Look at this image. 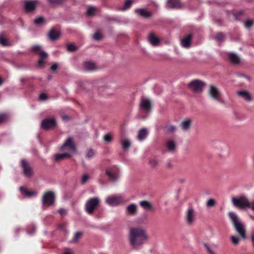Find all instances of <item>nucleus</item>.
<instances>
[{"label": "nucleus", "instance_id": "nucleus-1", "mask_svg": "<svg viewBox=\"0 0 254 254\" xmlns=\"http://www.w3.org/2000/svg\"><path fill=\"white\" fill-rule=\"evenodd\" d=\"M148 240V235L144 228L136 227L129 229L128 241L132 248L134 249L140 248Z\"/></svg>", "mask_w": 254, "mask_h": 254}, {"label": "nucleus", "instance_id": "nucleus-2", "mask_svg": "<svg viewBox=\"0 0 254 254\" xmlns=\"http://www.w3.org/2000/svg\"><path fill=\"white\" fill-rule=\"evenodd\" d=\"M61 150L62 151L67 150V152L55 154V156L56 161H60L65 158H69L71 156L70 153L76 152V147L72 137H69L67 138L61 147Z\"/></svg>", "mask_w": 254, "mask_h": 254}, {"label": "nucleus", "instance_id": "nucleus-3", "mask_svg": "<svg viewBox=\"0 0 254 254\" xmlns=\"http://www.w3.org/2000/svg\"><path fill=\"white\" fill-rule=\"evenodd\" d=\"M228 216L236 232L242 238L245 239L246 238V230L245 223L241 220L238 215L234 212H229Z\"/></svg>", "mask_w": 254, "mask_h": 254}, {"label": "nucleus", "instance_id": "nucleus-4", "mask_svg": "<svg viewBox=\"0 0 254 254\" xmlns=\"http://www.w3.org/2000/svg\"><path fill=\"white\" fill-rule=\"evenodd\" d=\"M231 201L236 207L240 209L251 208L254 212V200L251 202L248 197L244 194L238 197H233Z\"/></svg>", "mask_w": 254, "mask_h": 254}, {"label": "nucleus", "instance_id": "nucleus-5", "mask_svg": "<svg viewBox=\"0 0 254 254\" xmlns=\"http://www.w3.org/2000/svg\"><path fill=\"white\" fill-rule=\"evenodd\" d=\"M100 202V201L97 197L89 198L85 204V211L89 214H92L98 207Z\"/></svg>", "mask_w": 254, "mask_h": 254}, {"label": "nucleus", "instance_id": "nucleus-6", "mask_svg": "<svg viewBox=\"0 0 254 254\" xmlns=\"http://www.w3.org/2000/svg\"><path fill=\"white\" fill-rule=\"evenodd\" d=\"M208 95L213 101L219 102L221 104H224L225 101L222 98V93L219 89L213 85H210L208 90Z\"/></svg>", "mask_w": 254, "mask_h": 254}, {"label": "nucleus", "instance_id": "nucleus-7", "mask_svg": "<svg viewBox=\"0 0 254 254\" xmlns=\"http://www.w3.org/2000/svg\"><path fill=\"white\" fill-rule=\"evenodd\" d=\"M32 50L38 54L40 56V59L38 61V66L43 67L45 63V59L47 57V54L42 51L41 47L38 45H35L32 47Z\"/></svg>", "mask_w": 254, "mask_h": 254}, {"label": "nucleus", "instance_id": "nucleus-8", "mask_svg": "<svg viewBox=\"0 0 254 254\" xmlns=\"http://www.w3.org/2000/svg\"><path fill=\"white\" fill-rule=\"evenodd\" d=\"M205 83L199 80H194L189 84L190 88L196 93H200L203 90Z\"/></svg>", "mask_w": 254, "mask_h": 254}, {"label": "nucleus", "instance_id": "nucleus-9", "mask_svg": "<svg viewBox=\"0 0 254 254\" xmlns=\"http://www.w3.org/2000/svg\"><path fill=\"white\" fill-rule=\"evenodd\" d=\"M140 110L141 112L149 114L151 111V103L149 99L143 98L140 103Z\"/></svg>", "mask_w": 254, "mask_h": 254}, {"label": "nucleus", "instance_id": "nucleus-10", "mask_svg": "<svg viewBox=\"0 0 254 254\" xmlns=\"http://www.w3.org/2000/svg\"><path fill=\"white\" fill-rule=\"evenodd\" d=\"M55 194L53 191H49L44 193L42 197V202L44 205L50 206L55 201Z\"/></svg>", "mask_w": 254, "mask_h": 254}, {"label": "nucleus", "instance_id": "nucleus-11", "mask_svg": "<svg viewBox=\"0 0 254 254\" xmlns=\"http://www.w3.org/2000/svg\"><path fill=\"white\" fill-rule=\"evenodd\" d=\"M185 220L186 223L189 225H192L194 224L196 220V213L194 209L190 207L187 211Z\"/></svg>", "mask_w": 254, "mask_h": 254}, {"label": "nucleus", "instance_id": "nucleus-12", "mask_svg": "<svg viewBox=\"0 0 254 254\" xmlns=\"http://www.w3.org/2000/svg\"><path fill=\"white\" fill-rule=\"evenodd\" d=\"M21 164L24 175L27 178L31 177L33 174L32 168L30 167L26 160H22Z\"/></svg>", "mask_w": 254, "mask_h": 254}, {"label": "nucleus", "instance_id": "nucleus-13", "mask_svg": "<svg viewBox=\"0 0 254 254\" xmlns=\"http://www.w3.org/2000/svg\"><path fill=\"white\" fill-rule=\"evenodd\" d=\"M56 125V121L54 118L45 119L41 123V127L44 129H49Z\"/></svg>", "mask_w": 254, "mask_h": 254}, {"label": "nucleus", "instance_id": "nucleus-14", "mask_svg": "<svg viewBox=\"0 0 254 254\" xmlns=\"http://www.w3.org/2000/svg\"><path fill=\"white\" fill-rule=\"evenodd\" d=\"M122 175L121 170L117 166H112V184L117 183Z\"/></svg>", "mask_w": 254, "mask_h": 254}, {"label": "nucleus", "instance_id": "nucleus-15", "mask_svg": "<svg viewBox=\"0 0 254 254\" xmlns=\"http://www.w3.org/2000/svg\"><path fill=\"white\" fill-rule=\"evenodd\" d=\"M82 69L86 71H92L97 69L96 64L93 62H85L82 65Z\"/></svg>", "mask_w": 254, "mask_h": 254}, {"label": "nucleus", "instance_id": "nucleus-16", "mask_svg": "<svg viewBox=\"0 0 254 254\" xmlns=\"http://www.w3.org/2000/svg\"><path fill=\"white\" fill-rule=\"evenodd\" d=\"M127 214L130 216H135L137 213V206L134 203H131L127 205L126 208Z\"/></svg>", "mask_w": 254, "mask_h": 254}, {"label": "nucleus", "instance_id": "nucleus-17", "mask_svg": "<svg viewBox=\"0 0 254 254\" xmlns=\"http://www.w3.org/2000/svg\"><path fill=\"white\" fill-rule=\"evenodd\" d=\"M182 5L179 0H168L166 4L167 8H181Z\"/></svg>", "mask_w": 254, "mask_h": 254}, {"label": "nucleus", "instance_id": "nucleus-18", "mask_svg": "<svg viewBox=\"0 0 254 254\" xmlns=\"http://www.w3.org/2000/svg\"><path fill=\"white\" fill-rule=\"evenodd\" d=\"M134 12L137 15L145 18H148L152 15V13L150 11H148L145 8L136 9H135Z\"/></svg>", "mask_w": 254, "mask_h": 254}, {"label": "nucleus", "instance_id": "nucleus-19", "mask_svg": "<svg viewBox=\"0 0 254 254\" xmlns=\"http://www.w3.org/2000/svg\"><path fill=\"white\" fill-rule=\"evenodd\" d=\"M237 95L248 102H251L252 100V96L247 90H241L237 92Z\"/></svg>", "mask_w": 254, "mask_h": 254}, {"label": "nucleus", "instance_id": "nucleus-20", "mask_svg": "<svg viewBox=\"0 0 254 254\" xmlns=\"http://www.w3.org/2000/svg\"><path fill=\"white\" fill-rule=\"evenodd\" d=\"M166 147L169 152L173 153L176 148V143L175 140L169 139L166 142Z\"/></svg>", "mask_w": 254, "mask_h": 254}, {"label": "nucleus", "instance_id": "nucleus-21", "mask_svg": "<svg viewBox=\"0 0 254 254\" xmlns=\"http://www.w3.org/2000/svg\"><path fill=\"white\" fill-rule=\"evenodd\" d=\"M149 43L153 46H157L160 43V40L154 33H150L148 37Z\"/></svg>", "mask_w": 254, "mask_h": 254}, {"label": "nucleus", "instance_id": "nucleus-22", "mask_svg": "<svg viewBox=\"0 0 254 254\" xmlns=\"http://www.w3.org/2000/svg\"><path fill=\"white\" fill-rule=\"evenodd\" d=\"M148 135V130L146 128L143 127L139 129L138 131L137 139L139 141L144 140Z\"/></svg>", "mask_w": 254, "mask_h": 254}, {"label": "nucleus", "instance_id": "nucleus-23", "mask_svg": "<svg viewBox=\"0 0 254 254\" xmlns=\"http://www.w3.org/2000/svg\"><path fill=\"white\" fill-rule=\"evenodd\" d=\"M192 38L191 34H189L184 38L181 41L182 46L185 48H188L190 46V42Z\"/></svg>", "mask_w": 254, "mask_h": 254}, {"label": "nucleus", "instance_id": "nucleus-24", "mask_svg": "<svg viewBox=\"0 0 254 254\" xmlns=\"http://www.w3.org/2000/svg\"><path fill=\"white\" fill-rule=\"evenodd\" d=\"M204 246L208 254H216L215 250L218 247V245L215 244H208L207 243H204Z\"/></svg>", "mask_w": 254, "mask_h": 254}, {"label": "nucleus", "instance_id": "nucleus-25", "mask_svg": "<svg viewBox=\"0 0 254 254\" xmlns=\"http://www.w3.org/2000/svg\"><path fill=\"white\" fill-rule=\"evenodd\" d=\"M37 4L36 1L30 0L26 1L25 4V9L27 12H31L35 9Z\"/></svg>", "mask_w": 254, "mask_h": 254}, {"label": "nucleus", "instance_id": "nucleus-26", "mask_svg": "<svg viewBox=\"0 0 254 254\" xmlns=\"http://www.w3.org/2000/svg\"><path fill=\"white\" fill-rule=\"evenodd\" d=\"M124 198L121 194L112 195V205H117L122 203Z\"/></svg>", "mask_w": 254, "mask_h": 254}, {"label": "nucleus", "instance_id": "nucleus-27", "mask_svg": "<svg viewBox=\"0 0 254 254\" xmlns=\"http://www.w3.org/2000/svg\"><path fill=\"white\" fill-rule=\"evenodd\" d=\"M191 123V119L189 118L186 119L182 122L181 127L184 130L187 131L190 128Z\"/></svg>", "mask_w": 254, "mask_h": 254}, {"label": "nucleus", "instance_id": "nucleus-28", "mask_svg": "<svg viewBox=\"0 0 254 254\" xmlns=\"http://www.w3.org/2000/svg\"><path fill=\"white\" fill-rule=\"evenodd\" d=\"M20 192L25 196L30 197L32 196L36 195V192L33 191H29L26 188L24 187H20L19 188Z\"/></svg>", "mask_w": 254, "mask_h": 254}, {"label": "nucleus", "instance_id": "nucleus-29", "mask_svg": "<svg viewBox=\"0 0 254 254\" xmlns=\"http://www.w3.org/2000/svg\"><path fill=\"white\" fill-rule=\"evenodd\" d=\"M121 144L124 150H127L131 146V142L128 138H124L121 140Z\"/></svg>", "mask_w": 254, "mask_h": 254}, {"label": "nucleus", "instance_id": "nucleus-30", "mask_svg": "<svg viewBox=\"0 0 254 254\" xmlns=\"http://www.w3.org/2000/svg\"><path fill=\"white\" fill-rule=\"evenodd\" d=\"M60 32L55 29H52L49 32V36L52 40H55L60 37Z\"/></svg>", "mask_w": 254, "mask_h": 254}, {"label": "nucleus", "instance_id": "nucleus-31", "mask_svg": "<svg viewBox=\"0 0 254 254\" xmlns=\"http://www.w3.org/2000/svg\"><path fill=\"white\" fill-rule=\"evenodd\" d=\"M228 58L230 61L235 64L239 63L240 61V58L235 54L230 53L228 55Z\"/></svg>", "mask_w": 254, "mask_h": 254}, {"label": "nucleus", "instance_id": "nucleus-32", "mask_svg": "<svg viewBox=\"0 0 254 254\" xmlns=\"http://www.w3.org/2000/svg\"><path fill=\"white\" fill-rule=\"evenodd\" d=\"M140 205L145 209L152 210L153 206L152 204L147 200H142L139 202Z\"/></svg>", "mask_w": 254, "mask_h": 254}, {"label": "nucleus", "instance_id": "nucleus-33", "mask_svg": "<svg viewBox=\"0 0 254 254\" xmlns=\"http://www.w3.org/2000/svg\"><path fill=\"white\" fill-rule=\"evenodd\" d=\"M103 37L102 32L101 30H97L92 36L93 38L96 41H99L101 40Z\"/></svg>", "mask_w": 254, "mask_h": 254}, {"label": "nucleus", "instance_id": "nucleus-34", "mask_svg": "<svg viewBox=\"0 0 254 254\" xmlns=\"http://www.w3.org/2000/svg\"><path fill=\"white\" fill-rule=\"evenodd\" d=\"M0 44L3 46H10L7 39L2 34L0 35Z\"/></svg>", "mask_w": 254, "mask_h": 254}, {"label": "nucleus", "instance_id": "nucleus-35", "mask_svg": "<svg viewBox=\"0 0 254 254\" xmlns=\"http://www.w3.org/2000/svg\"><path fill=\"white\" fill-rule=\"evenodd\" d=\"M230 239L231 243L235 246L238 245L241 241L239 237L234 235L231 236Z\"/></svg>", "mask_w": 254, "mask_h": 254}, {"label": "nucleus", "instance_id": "nucleus-36", "mask_svg": "<svg viewBox=\"0 0 254 254\" xmlns=\"http://www.w3.org/2000/svg\"><path fill=\"white\" fill-rule=\"evenodd\" d=\"M132 3V1L131 0H127L125 4L123 6L119 8V10H125L129 8Z\"/></svg>", "mask_w": 254, "mask_h": 254}, {"label": "nucleus", "instance_id": "nucleus-37", "mask_svg": "<svg viewBox=\"0 0 254 254\" xmlns=\"http://www.w3.org/2000/svg\"><path fill=\"white\" fill-rule=\"evenodd\" d=\"M216 204V201L214 198H209L207 200L206 205L207 207L211 208L214 207Z\"/></svg>", "mask_w": 254, "mask_h": 254}, {"label": "nucleus", "instance_id": "nucleus-38", "mask_svg": "<svg viewBox=\"0 0 254 254\" xmlns=\"http://www.w3.org/2000/svg\"><path fill=\"white\" fill-rule=\"evenodd\" d=\"M166 132L168 133H172L176 131V127L175 126L168 125L165 127Z\"/></svg>", "mask_w": 254, "mask_h": 254}, {"label": "nucleus", "instance_id": "nucleus-39", "mask_svg": "<svg viewBox=\"0 0 254 254\" xmlns=\"http://www.w3.org/2000/svg\"><path fill=\"white\" fill-rule=\"evenodd\" d=\"M45 20L43 17H39L36 18L34 22L36 25L38 26H41L45 23Z\"/></svg>", "mask_w": 254, "mask_h": 254}, {"label": "nucleus", "instance_id": "nucleus-40", "mask_svg": "<svg viewBox=\"0 0 254 254\" xmlns=\"http://www.w3.org/2000/svg\"><path fill=\"white\" fill-rule=\"evenodd\" d=\"M96 11V8L95 7L90 6L87 10V14L89 16L93 15Z\"/></svg>", "mask_w": 254, "mask_h": 254}, {"label": "nucleus", "instance_id": "nucleus-41", "mask_svg": "<svg viewBox=\"0 0 254 254\" xmlns=\"http://www.w3.org/2000/svg\"><path fill=\"white\" fill-rule=\"evenodd\" d=\"M95 151L93 149H90L87 150L86 154V157L87 159H90L95 156Z\"/></svg>", "mask_w": 254, "mask_h": 254}, {"label": "nucleus", "instance_id": "nucleus-42", "mask_svg": "<svg viewBox=\"0 0 254 254\" xmlns=\"http://www.w3.org/2000/svg\"><path fill=\"white\" fill-rule=\"evenodd\" d=\"M90 179V177L89 175L86 173H84L81 177V184H85Z\"/></svg>", "mask_w": 254, "mask_h": 254}, {"label": "nucleus", "instance_id": "nucleus-43", "mask_svg": "<svg viewBox=\"0 0 254 254\" xmlns=\"http://www.w3.org/2000/svg\"><path fill=\"white\" fill-rule=\"evenodd\" d=\"M67 50L70 52H73L77 49V47L73 43H69L67 45Z\"/></svg>", "mask_w": 254, "mask_h": 254}, {"label": "nucleus", "instance_id": "nucleus-44", "mask_svg": "<svg viewBox=\"0 0 254 254\" xmlns=\"http://www.w3.org/2000/svg\"><path fill=\"white\" fill-rule=\"evenodd\" d=\"M224 39V34L222 33H218L216 34L215 39L218 41H222Z\"/></svg>", "mask_w": 254, "mask_h": 254}, {"label": "nucleus", "instance_id": "nucleus-45", "mask_svg": "<svg viewBox=\"0 0 254 254\" xmlns=\"http://www.w3.org/2000/svg\"><path fill=\"white\" fill-rule=\"evenodd\" d=\"M254 23V21L252 20L248 19L245 23V26L247 28L251 27Z\"/></svg>", "mask_w": 254, "mask_h": 254}, {"label": "nucleus", "instance_id": "nucleus-46", "mask_svg": "<svg viewBox=\"0 0 254 254\" xmlns=\"http://www.w3.org/2000/svg\"><path fill=\"white\" fill-rule=\"evenodd\" d=\"M82 233L80 232H76L74 237L72 241L73 242H76L78 239L79 238V237L82 235Z\"/></svg>", "mask_w": 254, "mask_h": 254}, {"label": "nucleus", "instance_id": "nucleus-47", "mask_svg": "<svg viewBox=\"0 0 254 254\" xmlns=\"http://www.w3.org/2000/svg\"><path fill=\"white\" fill-rule=\"evenodd\" d=\"M150 164L153 167H155L158 165L159 162L157 160L153 159L150 160Z\"/></svg>", "mask_w": 254, "mask_h": 254}, {"label": "nucleus", "instance_id": "nucleus-48", "mask_svg": "<svg viewBox=\"0 0 254 254\" xmlns=\"http://www.w3.org/2000/svg\"><path fill=\"white\" fill-rule=\"evenodd\" d=\"M59 67V65L57 63L53 64L51 66V69L52 71H56Z\"/></svg>", "mask_w": 254, "mask_h": 254}, {"label": "nucleus", "instance_id": "nucleus-49", "mask_svg": "<svg viewBox=\"0 0 254 254\" xmlns=\"http://www.w3.org/2000/svg\"><path fill=\"white\" fill-rule=\"evenodd\" d=\"M64 0H48L49 2L52 3H58L60 4L62 3Z\"/></svg>", "mask_w": 254, "mask_h": 254}, {"label": "nucleus", "instance_id": "nucleus-50", "mask_svg": "<svg viewBox=\"0 0 254 254\" xmlns=\"http://www.w3.org/2000/svg\"><path fill=\"white\" fill-rule=\"evenodd\" d=\"M106 175L109 179L111 178V170L110 169L108 168L106 170Z\"/></svg>", "mask_w": 254, "mask_h": 254}, {"label": "nucleus", "instance_id": "nucleus-51", "mask_svg": "<svg viewBox=\"0 0 254 254\" xmlns=\"http://www.w3.org/2000/svg\"><path fill=\"white\" fill-rule=\"evenodd\" d=\"M104 140L107 142H109L111 140V135L110 134H107L104 136Z\"/></svg>", "mask_w": 254, "mask_h": 254}, {"label": "nucleus", "instance_id": "nucleus-52", "mask_svg": "<svg viewBox=\"0 0 254 254\" xmlns=\"http://www.w3.org/2000/svg\"><path fill=\"white\" fill-rule=\"evenodd\" d=\"M31 228H32V230H33V232H30L29 231V229H30L29 228H28L26 230L27 234H28V235H32V234H33V233L35 232V229H36L35 226H33V225H32V226Z\"/></svg>", "mask_w": 254, "mask_h": 254}, {"label": "nucleus", "instance_id": "nucleus-53", "mask_svg": "<svg viewBox=\"0 0 254 254\" xmlns=\"http://www.w3.org/2000/svg\"><path fill=\"white\" fill-rule=\"evenodd\" d=\"M58 212L61 215H64L66 213V210L64 208L59 209Z\"/></svg>", "mask_w": 254, "mask_h": 254}, {"label": "nucleus", "instance_id": "nucleus-54", "mask_svg": "<svg viewBox=\"0 0 254 254\" xmlns=\"http://www.w3.org/2000/svg\"><path fill=\"white\" fill-rule=\"evenodd\" d=\"M47 95L45 93H42L39 96V99L42 101H44L47 99Z\"/></svg>", "mask_w": 254, "mask_h": 254}, {"label": "nucleus", "instance_id": "nucleus-55", "mask_svg": "<svg viewBox=\"0 0 254 254\" xmlns=\"http://www.w3.org/2000/svg\"><path fill=\"white\" fill-rule=\"evenodd\" d=\"M63 254H73V252L71 250L67 249L64 250Z\"/></svg>", "mask_w": 254, "mask_h": 254}, {"label": "nucleus", "instance_id": "nucleus-56", "mask_svg": "<svg viewBox=\"0 0 254 254\" xmlns=\"http://www.w3.org/2000/svg\"><path fill=\"white\" fill-rule=\"evenodd\" d=\"M106 202L109 205H111V196H109L106 199Z\"/></svg>", "mask_w": 254, "mask_h": 254}, {"label": "nucleus", "instance_id": "nucleus-57", "mask_svg": "<svg viewBox=\"0 0 254 254\" xmlns=\"http://www.w3.org/2000/svg\"><path fill=\"white\" fill-rule=\"evenodd\" d=\"M251 239L252 243V246L254 248V232L251 235Z\"/></svg>", "mask_w": 254, "mask_h": 254}, {"label": "nucleus", "instance_id": "nucleus-58", "mask_svg": "<svg viewBox=\"0 0 254 254\" xmlns=\"http://www.w3.org/2000/svg\"><path fill=\"white\" fill-rule=\"evenodd\" d=\"M5 116L4 115H0V123L4 121Z\"/></svg>", "mask_w": 254, "mask_h": 254}, {"label": "nucleus", "instance_id": "nucleus-59", "mask_svg": "<svg viewBox=\"0 0 254 254\" xmlns=\"http://www.w3.org/2000/svg\"><path fill=\"white\" fill-rule=\"evenodd\" d=\"M166 166L167 168H172V167H173V165L171 163V162H168L166 165Z\"/></svg>", "mask_w": 254, "mask_h": 254}, {"label": "nucleus", "instance_id": "nucleus-60", "mask_svg": "<svg viewBox=\"0 0 254 254\" xmlns=\"http://www.w3.org/2000/svg\"><path fill=\"white\" fill-rule=\"evenodd\" d=\"M62 119H63V120H67L68 117L66 115H64L62 116Z\"/></svg>", "mask_w": 254, "mask_h": 254}, {"label": "nucleus", "instance_id": "nucleus-61", "mask_svg": "<svg viewBox=\"0 0 254 254\" xmlns=\"http://www.w3.org/2000/svg\"><path fill=\"white\" fill-rule=\"evenodd\" d=\"M250 217L252 219V220L254 221V216H253V215H250Z\"/></svg>", "mask_w": 254, "mask_h": 254}, {"label": "nucleus", "instance_id": "nucleus-62", "mask_svg": "<svg viewBox=\"0 0 254 254\" xmlns=\"http://www.w3.org/2000/svg\"><path fill=\"white\" fill-rule=\"evenodd\" d=\"M2 80H1V79L0 78V85L2 84Z\"/></svg>", "mask_w": 254, "mask_h": 254}, {"label": "nucleus", "instance_id": "nucleus-63", "mask_svg": "<svg viewBox=\"0 0 254 254\" xmlns=\"http://www.w3.org/2000/svg\"><path fill=\"white\" fill-rule=\"evenodd\" d=\"M146 117V116H141L140 118H142V119H145V118Z\"/></svg>", "mask_w": 254, "mask_h": 254}, {"label": "nucleus", "instance_id": "nucleus-64", "mask_svg": "<svg viewBox=\"0 0 254 254\" xmlns=\"http://www.w3.org/2000/svg\"><path fill=\"white\" fill-rule=\"evenodd\" d=\"M19 229H15V232L16 233H17V232L18 231V230H19Z\"/></svg>", "mask_w": 254, "mask_h": 254}]
</instances>
